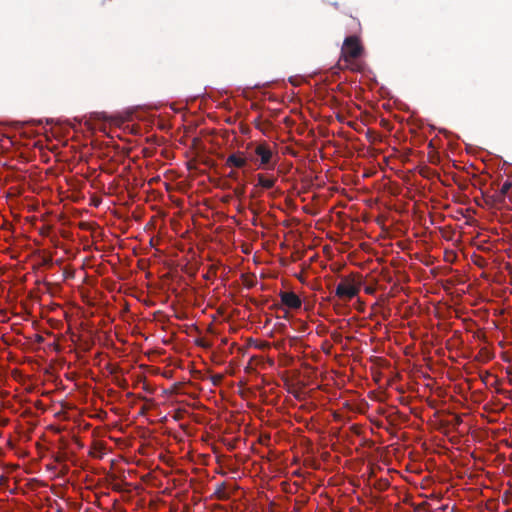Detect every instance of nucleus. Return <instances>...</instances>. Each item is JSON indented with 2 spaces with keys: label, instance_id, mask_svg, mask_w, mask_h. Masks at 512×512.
Here are the masks:
<instances>
[{
  "label": "nucleus",
  "instance_id": "nucleus-1",
  "mask_svg": "<svg viewBox=\"0 0 512 512\" xmlns=\"http://www.w3.org/2000/svg\"><path fill=\"white\" fill-rule=\"evenodd\" d=\"M361 285L352 277L343 278L337 285L335 294L340 299L350 300L358 295Z\"/></svg>",
  "mask_w": 512,
  "mask_h": 512
},
{
  "label": "nucleus",
  "instance_id": "nucleus-2",
  "mask_svg": "<svg viewBox=\"0 0 512 512\" xmlns=\"http://www.w3.org/2000/svg\"><path fill=\"white\" fill-rule=\"evenodd\" d=\"M362 53V46L359 39L354 36H350L345 39L342 46V57L346 63H350L357 59Z\"/></svg>",
  "mask_w": 512,
  "mask_h": 512
},
{
  "label": "nucleus",
  "instance_id": "nucleus-3",
  "mask_svg": "<svg viewBox=\"0 0 512 512\" xmlns=\"http://www.w3.org/2000/svg\"><path fill=\"white\" fill-rule=\"evenodd\" d=\"M255 154L259 157L258 168L273 169L275 162H273L274 153L270 146L266 143H261L256 146Z\"/></svg>",
  "mask_w": 512,
  "mask_h": 512
},
{
  "label": "nucleus",
  "instance_id": "nucleus-4",
  "mask_svg": "<svg viewBox=\"0 0 512 512\" xmlns=\"http://www.w3.org/2000/svg\"><path fill=\"white\" fill-rule=\"evenodd\" d=\"M280 299L282 304L289 309H299L302 305V300L294 292H281Z\"/></svg>",
  "mask_w": 512,
  "mask_h": 512
},
{
  "label": "nucleus",
  "instance_id": "nucleus-5",
  "mask_svg": "<svg viewBox=\"0 0 512 512\" xmlns=\"http://www.w3.org/2000/svg\"><path fill=\"white\" fill-rule=\"evenodd\" d=\"M247 164V158L243 153H234L231 154L227 160L226 165L228 167L242 168Z\"/></svg>",
  "mask_w": 512,
  "mask_h": 512
},
{
  "label": "nucleus",
  "instance_id": "nucleus-6",
  "mask_svg": "<svg viewBox=\"0 0 512 512\" xmlns=\"http://www.w3.org/2000/svg\"><path fill=\"white\" fill-rule=\"evenodd\" d=\"M257 180H258V185L264 189H270L276 183L275 177L266 176L264 174H258Z\"/></svg>",
  "mask_w": 512,
  "mask_h": 512
}]
</instances>
